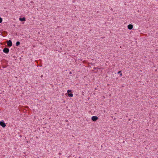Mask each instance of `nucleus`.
<instances>
[{"mask_svg":"<svg viewBox=\"0 0 158 158\" xmlns=\"http://www.w3.org/2000/svg\"><path fill=\"white\" fill-rule=\"evenodd\" d=\"M9 48H4L3 49V52L6 53H8L9 52Z\"/></svg>","mask_w":158,"mask_h":158,"instance_id":"nucleus-1","label":"nucleus"},{"mask_svg":"<svg viewBox=\"0 0 158 158\" xmlns=\"http://www.w3.org/2000/svg\"><path fill=\"white\" fill-rule=\"evenodd\" d=\"M121 73V71H119L118 72V73Z\"/></svg>","mask_w":158,"mask_h":158,"instance_id":"nucleus-10","label":"nucleus"},{"mask_svg":"<svg viewBox=\"0 0 158 158\" xmlns=\"http://www.w3.org/2000/svg\"><path fill=\"white\" fill-rule=\"evenodd\" d=\"M2 19L0 17V23H1L2 22Z\"/></svg>","mask_w":158,"mask_h":158,"instance_id":"nucleus-9","label":"nucleus"},{"mask_svg":"<svg viewBox=\"0 0 158 158\" xmlns=\"http://www.w3.org/2000/svg\"><path fill=\"white\" fill-rule=\"evenodd\" d=\"M0 125L3 127H5L6 126L5 123L2 121L0 122Z\"/></svg>","mask_w":158,"mask_h":158,"instance_id":"nucleus-4","label":"nucleus"},{"mask_svg":"<svg viewBox=\"0 0 158 158\" xmlns=\"http://www.w3.org/2000/svg\"><path fill=\"white\" fill-rule=\"evenodd\" d=\"M7 45L9 47H10L12 46V44L11 40H9L7 42Z\"/></svg>","mask_w":158,"mask_h":158,"instance_id":"nucleus-3","label":"nucleus"},{"mask_svg":"<svg viewBox=\"0 0 158 158\" xmlns=\"http://www.w3.org/2000/svg\"><path fill=\"white\" fill-rule=\"evenodd\" d=\"M19 20L21 21H25L26 20L25 18V17H23V18H19Z\"/></svg>","mask_w":158,"mask_h":158,"instance_id":"nucleus-7","label":"nucleus"},{"mask_svg":"<svg viewBox=\"0 0 158 158\" xmlns=\"http://www.w3.org/2000/svg\"><path fill=\"white\" fill-rule=\"evenodd\" d=\"M98 119V118L96 116H93L92 117V120L93 121H96Z\"/></svg>","mask_w":158,"mask_h":158,"instance_id":"nucleus-5","label":"nucleus"},{"mask_svg":"<svg viewBox=\"0 0 158 158\" xmlns=\"http://www.w3.org/2000/svg\"><path fill=\"white\" fill-rule=\"evenodd\" d=\"M20 44V42L19 41H18L16 43V45L17 46H18Z\"/></svg>","mask_w":158,"mask_h":158,"instance_id":"nucleus-8","label":"nucleus"},{"mask_svg":"<svg viewBox=\"0 0 158 158\" xmlns=\"http://www.w3.org/2000/svg\"><path fill=\"white\" fill-rule=\"evenodd\" d=\"M127 27H128V28L129 29L131 30L133 28V25L131 24H129V25H128Z\"/></svg>","mask_w":158,"mask_h":158,"instance_id":"nucleus-6","label":"nucleus"},{"mask_svg":"<svg viewBox=\"0 0 158 158\" xmlns=\"http://www.w3.org/2000/svg\"><path fill=\"white\" fill-rule=\"evenodd\" d=\"M120 75H121V76H122V73H121V74H120Z\"/></svg>","mask_w":158,"mask_h":158,"instance_id":"nucleus-11","label":"nucleus"},{"mask_svg":"<svg viewBox=\"0 0 158 158\" xmlns=\"http://www.w3.org/2000/svg\"><path fill=\"white\" fill-rule=\"evenodd\" d=\"M71 92V90H68L67 91V92L68 93V96H69V97H72L73 96V94H72L71 93H69L70 92Z\"/></svg>","mask_w":158,"mask_h":158,"instance_id":"nucleus-2","label":"nucleus"}]
</instances>
